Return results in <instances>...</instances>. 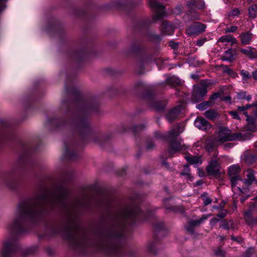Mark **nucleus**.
I'll use <instances>...</instances> for the list:
<instances>
[{
    "mask_svg": "<svg viewBox=\"0 0 257 257\" xmlns=\"http://www.w3.org/2000/svg\"><path fill=\"white\" fill-rule=\"evenodd\" d=\"M218 97V95L217 94H215L213 96H212V99H215L216 98H217Z\"/></svg>",
    "mask_w": 257,
    "mask_h": 257,
    "instance_id": "45",
    "label": "nucleus"
},
{
    "mask_svg": "<svg viewBox=\"0 0 257 257\" xmlns=\"http://www.w3.org/2000/svg\"><path fill=\"white\" fill-rule=\"evenodd\" d=\"M204 115L209 119H213L218 116V113L215 110H208L205 112Z\"/></svg>",
    "mask_w": 257,
    "mask_h": 257,
    "instance_id": "20",
    "label": "nucleus"
},
{
    "mask_svg": "<svg viewBox=\"0 0 257 257\" xmlns=\"http://www.w3.org/2000/svg\"><path fill=\"white\" fill-rule=\"evenodd\" d=\"M201 198L203 201L205 205H207L210 204L212 202V199L207 196L206 194H203L201 195Z\"/></svg>",
    "mask_w": 257,
    "mask_h": 257,
    "instance_id": "27",
    "label": "nucleus"
},
{
    "mask_svg": "<svg viewBox=\"0 0 257 257\" xmlns=\"http://www.w3.org/2000/svg\"><path fill=\"white\" fill-rule=\"evenodd\" d=\"M182 109V105H178L171 110L166 115L168 120L170 122L174 121L178 116Z\"/></svg>",
    "mask_w": 257,
    "mask_h": 257,
    "instance_id": "10",
    "label": "nucleus"
},
{
    "mask_svg": "<svg viewBox=\"0 0 257 257\" xmlns=\"http://www.w3.org/2000/svg\"><path fill=\"white\" fill-rule=\"evenodd\" d=\"M170 82L173 83V85H175L180 83V80L175 77H172L170 78Z\"/></svg>",
    "mask_w": 257,
    "mask_h": 257,
    "instance_id": "30",
    "label": "nucleus"
},
{
    "mask_svg": "<svg viewBox=\"0 0 257 257\" xmlns=\"http://www.w3.org/2000/svg\"><path fill=\"white\" fill-rule=\"evenodd\" d=\"M252 75L254 80H257V70L253 71Z\"/></svg>",
    "mask_w": 257,
    "mask_h": 257,
    "instance_id": "39",
    "label": "nucleus"
},
{
    "mask_svg": "<svg viewBox=\"0 0 257 257\" xmlns=\"http://www.w3.org/2000/svg\"><path fill=\"white\" fill-rule=\"evenodd\" d=\"M149 4L150 7L156 11L153 16V19L155 20H159L165 16L166 13L164 10V7L161 3L158 2L157 0H150Z\"/></svg>",
    "mask_w": 257,
    "mask_h": 257,
    "instance_id": "4",
    "label": "nucleus"
},
{
    "mask_svg": "<svg viewBox=\"0 0 257 257\" xmlns=\"http://www.w3.org/2000/svg\"><path fill=\"white\" fill-rule=\"evenodd\" d=\"M138 211L137 209L126 208L124 210L122 215L124 218L132 217L135 214L138 213Z\"/></svg>",
    "mask_w": 257,
    "mask_h": 257,
    "instance_id": "18",
    "label": "nucleus"
},
{
    "mask_svg": "<svg viewBox=\"0 0 257 257\" xmlns=\"http://www.w3.org/2000/svg\"><path fill=\"white\" fill-rule=\"evenodd\" d=\"M234 59V52L231 50L225 51L223 60L225 61H231Z\"/></svg>",
    "mask_w": 257,
    "mask_h": 257,
    "instance_id": "21",
    "label": "nucleus"
},
{
    "mask_svg": "<svg viewBox=\"0 0 257 257\" xmlns=\"http://www.w3.org/2000/svg\"><path fill=\"white\" fill-rule=\"evenodd\" d=\"M185 149L186 147L182 144V140H176L171 143L169 152L170 154H173Z\"/></svg>",
    "mask_w": 257,
    "mask_h": 257,
    "instance_id": "6",
    "label": "nucleus"
},
{
    "mask_svg": "<svg viewBox=\"0 0 257 257\" xmlns=\"http://www.w3.org/2000/svg\"><path fill=\"white\" fill-rule=\"evenodd\" d=\"M253 177H254L253 180V181L252 182V183L250 185H251L253 182H255L256 184H257V182H256L255 180L254 179V176H253Z\"/></svg>",
    "mask_w": 257,
    "mask_h": 257,
    "instance_id": "48",
    "label": "nucleus"
},
{
    "mask_svg": "<svg viewBox=\"0 0 257 257\" xmlns=\"http://www.w3.org/2000/svg\"><path fill=\"white\" fill-rule=\"evenodd\" d=\"M163 32L166 35H171L173 33L171 27L169 26L168 24L166 22H163Z\"/></svg>",
    "mask_w": 257,
    "mask_h": 257,
    "instance_id": "22",
    "label": "nucleus"
},
{
    "mask_svg": "<svg viewBox=\"0 0 257 257\" xmlns=\"http://www.w3.org/2000/svg\"><path fill=\"white\" fill-rule=\"evenodd\" d=\"M241 43L243 45L249 44L252 38V35L249 32L242 33L240 35Z\"/></svg>",
    "mask_w": 257,
    "mask_h": 257,
    "instance_id": "13",
    "label": "nucleus"
},
{
    "mask_svg": "<svg viewBox=\"0 0 257 257\" xmlns=\"http://www.w3.org/2000/svg\"><path fill=\"white\" fill-rule=\"evenodd\" d=\"M210 216V214L203 215L202 217L200 219L192 221V224L193 225H198L201 223H202L204 220H206Z\"/></svg>",
    "mask_w": 257,
    "mask_h": 257,
    "instance_id": "26",
    "label": "nucleus"
},
{
    "mask_svg": "<svg viewBox=\"0 0 257 257\" xmlns=\"http://www.w3.org/2000/svg\"><path fill=\"white\" fill-rule=\"evenodd\" d=\"M206 28L205 25L196 23L189 27L186 30L187 33L190 36H196L204 32Z\"/></svg>",
    "mask_w": 257,
    "mask_h": 257,
    "instance_id": "5",
    "label": "nucleus"
},
{
    "mask_svg": "<svg viewBox=\"0 0 257 257\" xmlns=\"http://www.w3.org/2000/svg\"><path fill=\"white\" fill-rule=\"evenodd\" d=\"M206 38H203L201 40H199L197 41L196 42V45L199 47L202 46L203 44L205 43V42L206 41Z\"/></svg>",
    "mask_w": 257,
    "mask_h": 257,
    "instance_id": "33",
    "label": "nucleus"
},
{
    "mask_svg": "<svg viewBox=\"0 0 257 257\" xmlns=\"http://www.w3.org/2000/svg\"><path fill=\"white\" fill-rule=\"evenodd\" d=\"M185 158L187 161L191 165L198 166L202 163L200 158L197 156H186Z\"/></svg>",
    "mask_w": 257,
    "mask_h": 257,
    "instance_id": "16",
    "label": "nucleus"
},
{
    "mask_svg": "<svg viewBox=\"0 0 257 257\" xmlns=\"http://www.w3.org/2000/svg\"><path fill=\"white\" fill-rule=\"evenodd\" d=\"M187 6L190 8H203L205 4L201 0H189L187 3Z\"/></svg>",
    "mask_w": 257,
    "mask_h": 257,
    "instance_id": "14",
    "label": "nucleus"
},
{
    "mask_svg": "<svg viewBox=\"0 0 257 257\" xmlns=\"http://www.w3.org/2000/svg\"><path fill=\"white\" fill-rule=\"evenodd\" d=\"M203 172L199 173V176H203Z\"/></svg>",
    "mask_w": 257,
    "mask_h": 257,
    "instance_id": "50",
    "label": "nucleus"
},
{
    "mask_svg": "<svg viewBox=\"0 0 257 257\" xmlns=\"http://www.w3.org/2000/svg\"><path fill=\"white\" fill-rule=\"evenodd\" d=\"M240 74L242 76L243 79L244 80H247L251 77V75L249 74V73L248 71L244 70H242L240 71Z\"/></svg>",
    "mask_w": 257,
    "mask_h": 257,
    "instance_id": "28",
    "label": "nucleus"
},
{
    "mask_svg": "<svg viewBox=\"0 0 257 257\" xmlns=\"http://www.w3.org/2000/svg\"><path fill=\"white\" fill-rule=\"evenodd\" d=\"M219 42H221L223 43L227 42L230 43L231 45H233L237 43V40L234 37H232L231 35H225L221 37L219 40Z\"/></svg>",
    "mask_w": 257,
    "mask_h": 257,
    "instance_id": "15",
    "label": "nucleus"
},
{
    "mask_svg": "<svg viewBox=\"0 0 257 257\" xmlns=\"http://www.w3.org/2000/svg\"><path fill=\"white\" fill-rule=\"evenodd\" d=\"M220 167L216 160L212 161L206 168L207 173L210 175L220 173Z\"/></svg>",
    "mask_w": 257,
    "mask_h": 257,
    "instance_id": "9",
    "label": "nucleus"
},
{
    "mask_svg": "<svg viewBox=\"0 0 257 257\" xmlns=\"http://www.w3.org/2000/svg\"><path fill=\"white\" fill-rule=\"evenodd\" d=\"M13 250V245L11 242H6L0 252V257H7V255Z\"/></svg>",
    "mask_w": 257,
    "mask_h": 257,
    "instance_id": "11",
    "label": "nucleus"
},
{
    "mask_svg": "<svg viewBox=\"0 0 257 257\" xmlns=\"http://www.w3.org/2000/svg\"><path fill=\"white\" fill-rule=\"evenodd\" d=\"M244 99L247 100V101H249L251 99V96L250 95L245 96Z\"/></svg>",
    "mask_w": 257,
    "mask_h": 257,
    "instance_id": "42",
    "label": "nucleus"
},
{
    "mask_svg": "<svg viewBox=\"0 0 257 257\" xmlns=\"http://www.w3.org/2000/svg\"><path fill=\"white\" fill-rule=\"evenodd\" d=\"M194 125L202 131H206L211 127L210 124L203 117H198L194 121Z\"/></svg>",
    "mask_w": 257,
    "mask_h": 257,
    "instance_id": "7",
    "label": "nucleus"
},
{
    "mask_svg": "<svg viewBox=\"0 0 257 257\" xmlns=\"http://www.w3.org/2000/svg\"><path fill=\"white\" fill-rule=\"evenodd\" d=\"M184 131V126L181 125L177 126L176 128H173L170 130L168 134L167 138L170 139H173L179 135L180 133Z\"/></svg>",
    "mask_w": 257,
    "mask_h": 257,
    "instance_id": "12",
    "label": "nucleus"
},
{
    "mask_svg": "<svg viewBox=\"0 0 257 257\" xmlns=\"http://www.w3.org/2000/svg\"><path fill=\"white\" fill-rule=\"evenodd\" d=\"M213 208H215V209L218 208V207L217 206H213Z\"/></svg>",
    "mask_w": 257,
    "mask_h": 257,
    "instance_id": "52",
    "label": "nucleus"
},
{
    "mask_svg": "<svg viewBox=\"0 0 257 257\" xmlns=\"http://www.w3.org/2000/svg\"><path fill=\"white\" fill-rule=\"evenodd\" d=\"M255 207H257V197H256L254 203L252 205L250 206L249 208L247 211L244 212V215L246 221H247L248 219L250 218L251 215V212Z\"/></svg>",
    "mask_w": 257,
    "mask_h": 257,
    "instance_id": "19",
    "label": "nucleus"
},
{
    "mask_svg": "<svg viewBox=\"0 0 257 257\" xmlns=\"http://www.w3.org/2000/svg\"><path fill=\"white\" fill-rule=\"evenodd\" d=\"M206 93L207 89L205 87H197L194 89V92L192 94V99L196 102L199 101Z\"/></svg>",
    "mask_w": 257,
    "mask_h": 257,
    "instance_id": "8",
    "label": "nucleus"
},
{
    "mask_svg": "<svg viewBox=\"0 0 257 257\" xmlns=\"http://www.w3.org/2000/svg\"><path fill=\"white\" fill-rule=\"evenodd\" d=\"M234 139V137L231 135L229 130L226 128H221L215 135L214 144L215 145H218L223 142Z\"/></svg>",
    "mask_w": 257,
    "mask_h": 257,
    "instance_id": "3",
    "label": "nucleus"
},
{
    "mask_svg": "<svg viewBox=\"0 0 257 257\" xmlns=\"http://www.w3.org/2000/svg\"><path fill=\"white\" fill-rule=\"evenodd\" d=\"M65 154L67 156H68L70 158H72V155L71 154H69V150L68 148H66L65 150Z\"/></svg>",
    "mask_w": 257,
    "mask_h": 257,
    "instance_id": "40",
    "label": "nucleus"
},
{
    "mask_svg": "<svg viewBox=\"0 0 257 257\" xmlns=\"http://www.w3.org/2000/svg\"><path fill=\"white\" fill-rule=\"evenodd\" d=\"M169 45L171 47H172L173 49H175L178 46V44L177 43H174V42L173 41H170V43H169Z\"/></svg>",
    "mask_w": 257,
    "mask_h": 257,
    "instance_id": "38",
    "label": "nucleus"
},
{
    "mask_svg": "<svg viewBox=\"0 0 257 257\" xmlns=\"http://www.w3.org/2000/svg\"><path fill=\"white\" fill-rule=\"evenodd\" d=\"M227 214V211L225 210H222L221 212H220L218 214L217 216L220 218H223L225 216V215Z\"/></svg>",
    "mask_w": 257,
    "mask_h": 257,
    "instance_id": "34",
    "label": "nucleus"
},
{
    "mask_svg": "<svg viewBox=\"0 0 257 257\" xmlns=\"http://www.w3.org/2000/svg\"><path fill=\"white\" fill-rule=\"evenodd\" d=\"M239 14V10L238 9H235L230 11L228 13V16H237Z\"/></svg>",
    "mask_w": 257,
    "mask_h": 257,
    "instance_id": "29",
    "label": "nucleus"
},
{
    "mask_svg": "<svg viewBox=\"0 0 257 257\" xmlns=\"http://www.w3.org/2000/svg\"><path fill=\"white\" fill-rule=\"evenodd\" d=\"M248 13L250 17L255 18L257 15V5H252L249 8Z\"/></svg>",
    "mask_w": 257,
    "mask_h": 257,
    "instance_id": "25",
    "label": "nucleus"
},
{
    "mask_svg": "<svg viewBox=\"0 0 257 257\" xmlns=\"http://www.w3.org/2000/svg\"><path fill=\"white\" fill-rule=\"evenodd\" d=\"M245 199L246 198H241L240 200L242 202H243Z\"/></svg>",
    "mask_w": 257,
    "mask_h": 257,
    "instance_id": "46",
    "label": "nucleus"
},
{
    "mask_svg": "<svg viewBox=\"0 0 257 257\" xmlns=\"http://www.w3.org/2000/svg\"><path fill=\"white\" fill-rule=\"evenodd\" d=\"M245 92H243L237 94V97L239 99L245 98Z\"/></svg>",
    "mask_w": 257,
    "mask_h": 257,
    "instance_id": "37",
    "label": "nucleus"
},
{
    "mask_svg": "<svg viewBox=\"0 0 257 257\" xmlns=\"http://www.w3.org/2000/svg\"><path fill=\"white\" fill-rule=\"evenodd\" d=\"M206 149H207L208 151H210L211 147H209L208 144L206 146Z\"/></svg>",
    "mask_w": 257,
    "mask_h": 257,
    "instance_id": "44",
    "label": "nucleus"
},
{
    "mask_svg": "<svg viewBox=\"0 0 257 257\" xmlns=\"http://www.w3.org/2000/svg\"><path fill=\"white\" fill-rule=\"evenodd\" d=\"M254 251V249L253 248H249L247 251L245 255V257H249L250 255H251Z\"/></svg>",
    "mask_w": 257,
    "mask_h": 257,
    "instance_id": "35",
    "label": "nucleus"
},
{
    "mask_svg": "<svg viewBox=\"0 0 257 257\" xmlns=\"http://www.w3.org/2000/svg\"><path fill=\"white\" fill-rule=\"evenodd\" d=\"M224 100L225 101H228V102H230V100H231V98L229 96H227V97H226L225 98H224Z\"/></svg>",
    "mask_w": 257,
    "mask_h": 257,
    "instance_id": "43",
    "label": "nucleus"
},
{
    "mask_svg": "<svg viewBox=\"0 0 257 257\" xmlns=\"http://www.w3.org/2000/svg\"><path fill=\"white\" fill-rule=\"evenodd\" d=\"M212 104L213 103L211 101H204L197 105L196 107L199 110H204L209 106H211Z\"/></svg>",
    "mask_w": 257,
    "mask_h": 257,
    "instance_id": "23",
    "label": "nucleus"
},
{
    "mask_svg": "<svg viewBox=\"0 0 257 257\" xmlns=\"http://www.w3.org/2000/svg\"><path fill=\"white\" fill-rule=\"evenodd\" d=\"M253 177H254L253 180V181L252 182V183L250 185H251L253 182H255L256 184H257V182H256L255 180L254 179V176H253Z\"/></svg>",
    "mask_w": 257,
    "mask_h": 257,
    "instance_id": "47",
    "label": "nucleus"
},
{
    "mask_svg": "<svg viewBox=\"0 0 257 257\" xmlns=\"http://www.w3.org/2000/svg\"><path fill=\"white\" fill-rule=\"evenodd\" d=\"M239 171L240 168L238 165H232L228 169V175L230 178L233 191L244 193L253 180V174L251 172H248L247 178L242 180L237 175Z\"/></svg>",
    "mask_w": 257,
    "mask_h": 257,
    "instance_id": "2",
    "label": "nucleus"
},
{
    "mask_svg": "<svg viewBox=\"0 0 257 257\" xmlns=\"http://www.w3.org/2000/svg\"><path fill=\"white\" fill-rule=\"evenodd\" d=\"M218 219H216V218H214V219H212V220H211V221H210V223H211V224H215L217 222H218Z\"/></svg>",
    "mask_w": 257,
    "mask_h": 257,
    "instance_id": "41",
    "label": "nucleus"
},
{
    "mask_svg": "<svg viewBox=\"0 0 257 257\" xmlns=\"http://www.w3.org/2000/svg\"><path fill=\"white\" fill-rule=\"evenodd\" d=\"M62 193L57 196H52L49 192H46L36 202L27 203L20 205L17 209L13 221L10 223L8 228L10 231H17L20 230L24 218L32 216L36 213L37 208L42 203H59L62 201Z\"/></svg>",
    "mask_w": 257,
    "mask_h": 257,
    "instance_id": "1",
    "label": "nucleus"
},
{
    "mask_svg": "<svg viewBox=\"0 0 257 257\" xmlns=\"http://www.w3.org/2000/svg\"><path fill=\"white\" fill-rule=\"evenodd\" d=\"M250 107V105H246L245 106H238L237 110L239 112V114H243L246 116V120H249V116L247 115L245 110Z\"/></svg>",
    "mask_w": 257,
    "mask_h": 257,
    "instance_id": "24",
    "label": "nucleus"
},
{
    "mask_svg": "<svg viewBox=\"0 0 257 257\" xmlns=\"http://www.w3.org/2000/svg\"><path fill=\"white\" fill-rule=\"evenodd\" d=\"M229 113L233 116L234 118L235 119H239L240 117H239V114L237 111H230Z\"/></svg>",
    "mask_w": 257,
    "mask_h": 257,
    "instance_id": "32",
    "label": "nucleus"
},
{
    "mask_svg": "<svg viewBox=\"0 0 257 257\" xmlns=\"http://www.w3.org/2000/svg\"><path fill=\"white\" fill-rule=\"evenodd\" d=\"M237 29V27L236 26H231L230 27L226 28L225 29V32L226 33L228 32H234Z\"/></svg>",
    "mask_w": 257,
    "mask_h": 257,
    "instance_id": "31",
    "label": "nucleus"
},
{
    "mask_svg": "<svg viewBox=\"0 0 257 257\" xmlns=\"http://www.w3.org/2000/svg\"><path fill=\"white\" fill-rule=\"evenodd\" d=\"M198 19V15L194 18V19Z\"/></svg>",
    "mask_w": 257,
    "mask_h": 257,
    "instance_id": "51",
    "label": "nucleus"
},
{
    "mask_svg": "<svg viewBox=\"0 0 257 257\" xmlns=\"http://www.w3.org/2000/svg\"><path fill=\"white\" fill-rule=\"evenodd\" d=\"M184 171H186V172H183L181 173L182 175H189V173H188V172H189V168H188V166H184Z\"/></svg>",
    "mask_w": 257,
    "mask_h": 257,
    "instance_id": "36",
    "label": "nucleus"
},
{
    "mask_svg": "<svg viewBox=\"0 0 257 257\" xmlns=\"http://www.w3.org/2000/svg\"><path fill=\"white\" fill-rule=\"evenodd\" d=\"M191 77H192V78H193L194 79L196 78V76L195 75H192Z\"/></svg>",
    "mask_w": 257,
    "mask_h": 257,
    "instance_id": "49",
    "label": "nucleus"
},
{
    "mask_svg": "<svg viewBox=\"0 0 257 257\" xmlns=\"http://www.w3.org/2000/svg\"><path fill=\"white\" fill-rule=\"evenodd\" d=\"M253 50L254 48H252V47H247L244 49H241L240 51L241 53L249 58H253L256 56L253 52Z\"/></svg>",
    "mask_w": 257,
    "mask_h": 257,
    "instance_id": "17",
    "label": "nucleus"
}]
</instances>
